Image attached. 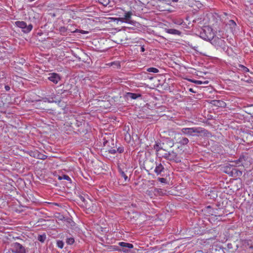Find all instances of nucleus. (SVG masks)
<instances>
[{"label":"nucleus","mask_w":253,"mask_h":253,"mask_svg":"<svg viewBox=\"0 0 253 253\" xmlns=\"http://www.w3.org/2000/svg\"><path fill=\"white\" fill-rule=\"evenodd\" d=\"M214 34L209 26H204L200 32V37L204 40L211 41L214 38Z\"/></svg>","instance_id":"1"},{"label":"nucleus","mask_w":253,"mask_h":253,"mask_svg":"<svg viewBox=\"0 0 253 253\" xmlns=\"http://www.w3.org/2000/svg\"><path fill=\"white\" fill-rule=\"evenodd\" d=\"M11 247L13 253H27L29 252L28 248L18 242L13 243Z\"/></svg>","instance_id":"2"},{"label":"nucleus","mask_w":253,"mask_h":253,"mask_svg":"<svg viewBox=\"0 0 253 253\" xmlns=\"http://www.w3.org/2000/svg\"><path fill=\"white\" fill-rule=\"evenodd\" d=\"M181 132L187 135L194 136L195 133H202L204 129L201 127H184L181 129Z\"/></svg>","instance_id":"3"},{"label":"nucleus","mask_w":253,"mask_h":253,"mask_svg":"<svg viewBox=\"0 0 253 253\" xmlns=\"http://www.w3.org/2000/svg\"><path fill=\"white\" fill-rule=\"evenodd\" d=\"M162 157L168 160L173 161L176 163H179L181 161V158L173 151L165 153L162 155Z\"/></svg>","instance_id":"4"},{"label":"nucleus","mask_w":253,"mask_h":253,"mask_svg":"<svg viewBox=\"0 0 253 253\" xmlns=\"http://www.w3.org/2000/svg\"><path fill=\"white\" fill-rule=\"evenodd\" d=\"M14 24L17 27L21 29L22 31L25 34L30 32L33 29V25L32 24H30L27 25L25 22L22 21H16Z\"/></svg>","instance_id":"5"},{"label":"nucleus","mask_w":253,"mask_h":253,"mask_svg":"<svg viewBox=\"0 0 253 253\" xmlns=\"http://www.w3.org/2000/svg\"><path fill=\"white\" fill-rule=\"evenodd\" d=\"M211 43L212 44L214 45L217 48L219 47L222 48L223 49H225V42L218 37H214L212 40H211Z\"/></svg>","instance_id":"6"},{"label":"nucleus","mask_w":253,"mask_h":253,"mask_svg":"<svg viewBox=\"0 0 253 253\" xmlns=\"http://www.w3.org/2000/svg\"><path fill=\"white\" fill-rule=\"evenodd\" d=\"M118 244L120 247H121V248L117 250L119 252H122L125 253H129L130 249L133 248L132 244L128 243L121 242H119Z\"/></svg>","instance_id":"7"},{"label":"nucleus","mask_w":253,"mask_h":253,"mask_svg":"<svg viewBox=\"0 0 253 253\" xmlns=\"http://www.w3.org/2000/svg\"><path fill=\"white\" fill-rule=\"evenodd\" d=\"M48 80L55 84H57L61 80L60 76L56 73H51L48 74Z\"/></svg>","instance_id":"8"},{"label":"nucleus","mask_w":253,"mask_h":253,"mask_svg":"<svg viewBox=\"0 0 253 253\" xmlns=\"http://www.w3.org/2000/svg\"><path fill=\"white\" fill-rule=\"evenodd\" d=\"M132 15V12L130 11L124 12L122 15H120L121 17L118 18V20L122 22L125 21L126 23H129V20Z\"/></svg>","instance_id":"9"},{"label":"nucleus","mask_w":253,"mask_h":253,"mask_svg":"<svg viewBox=\"0 0 253 253\" xmlns=\"http://www.w3.org/2000/svg\"><path fill=\"white\" fill-rule=\"evenodd\" d=\"M156 168L154 171L157 175H162V172H164L165 168L164 165L160 162L156 161Z\"/></svg>","instance_id":"10"},{"label":"nucleus","mask_w":253,"mask_h":253,"mask_svg":"<svg viewBox=\"0 0 253 253\" xmlns=\"http://www.w3.org/2000/svg\"><path fill=\"white\" fill-rule=\"evenodd\" d=\"M59 30H60V31L61 32H65L66 31H69V32H73V33H76V32H81L82 34H85L86 33V32L85 31H83V30L80 31V30H78V29H76V30H75L74 31H72V30L71 29H66L64 27H61L60 28Z\"/></svg>","instance_id":"11"},{"label":"nucleus","mask_w":253,"mask_h":253,"mask_svg":"<svg viewBox=\"0 0 253 253\" xmlns=\"http://www.w3.org/2000/svg\"><path fill=\"white\" fill-rule=\"evenodd\" d=\"M165 31L169 34L175 35H180L181 34V32L176 29H166Z\"/></svg>","instance_id":"12"},{"label":"nucleus","mask_w":253,"mask_h":253,"mask_svg":"<svg viewBox=\"0 0 253 253\" xmlns=\"http://www.w3.org/2000/svg\"><path fill=\"white\" fill-rule=\"evenodd\" d=\"M154 149L156 150L157 152V156H162V154H161L160 152L161 150L163 149L161 144L159 143H156L154 146Z\"/></svg>","instance_id":"13"},{"label":"nucleus","mask_w":253,"mask_h":253,"mask_svg":"<svg viewBox=\"0 0 253 253\" xmlns=\"http://www.w3.org/2000/svg\"><path fill=\"white\" fill-rule=\"evenodd\" d=\"M189 141V139L187 138L181 137L179 138L178 143L181 145H185L187 144Z\"/></svg>","instance_id":"14"},{"label":"nucleus","mask_w":253,"mask_h":253,"mask_svg":"<svg viewBox=\"0 0 253 253\" xmlns=\"http://www.w3.org/2000/svg\"><path fill=\"white\" fill-rule=\"evenodd\" d=\"M127 97L133 99H136V98L141 97V95L140 94L128 92L127 93Z\"/></svg>","instance_id":"15"},{"label":"nucleus","mask_w":253,"mask_h":253,"mask_svg":"<svg viewBox=\"0 0 253 253\" xmlns=\"http://www.w3.org/2000/svg\"><path fill=\"white\" fill-rule=\"evenodd\" d=\"M247 160V158L246 157L244 156H240V158L238 159V161L240 162L241 166L245 167V162Z\"/></svg>","instance_id":"16"},{"label":"nucleus","mask_w":253,"mask_h":253,"mask_svg":"<svg viewBox=\"0 0 253 253\" xmlns=\"http://www.w3.org/2000/svg\"><path fill=\"white\" fill-rule=\"evenodd\" d=\"M75 242L74 238L72 237H67L66 239V243L68 245H73Z\"/></svg>","instance_id":"17"},{"label":"nucleus","mask_w":253,"mask_h":253,"mask_svg":"<svg viewBox=\"0 0 253 253\" xmlns=\"http://www.w3.org/2000/svg\"><path fill=\"white\" fill-rule=\"evenodd\" d=\"M58 179L59 180L65 179V180H66L69 181L70 182H71V181H72L71 178L68 175H65V174H64L62 176H59Z\"/></svg>","instance_id":"18"},{"label":"nucleus","mask_w":253,"mask_h":253,"mask_svg":"<svg viewBox=\"0 0 253 253\" xmlns=\"http://www.w3.org/2000/svg\"><path fill=\"white\" fill-rule=\"evenodd\" d=\"M191 81L192 82V83H194L196 84H207L209 83V81H206L205 82H202L201 81H200V80H191Z\"/></svg>","instance_id":"19"},{"label":"nucleus","mask_w":253,"mask_h":253,"mask_svg":"<svg viewBox=\"0 0 253 253\" xmlns=\"http://www.w3.org/2000/svg\"><path fill=\"white\" fill-rule=\"evenodd\" d=\"M166 142L170 147H172L174 146V143L173 140L169 138H167L166 139Z\"/></svg>","instance_id":"20"},{"label":"nucleus","mask_w":253,"mask_h":253,"mask_svg":"<svg viewBox=\"0 0 253 253\" xmlns=\"http://www.w3.org/2000/svg\"><path fill=\"white\" fill-rule=\"evenodd\" d=\"M119 172L121 174V177H123L125 179V181H128V178L127 175L125 173L124 171H123L121 169H119Z\"/></svg>","instance_id":"21"},{"label":"nucleus","mask_w":253,"mask_h":253,"mask_svg":"<svg viewBox=\"0 0 253 253\" xmlns=\"http://www.w3.org/2000/svg\"><path fill=\"white\" fill-rule=\"evenodd\" d=\"M46 239V235L45 234L40 235L38 237V240L42 243H43Z\"/></svg>","instance_id":"22"},{"label":"nucleus","mask_w":253,"mask_h":253,"mask_svg":"<svg viewBox=\"0 0 253 253\" xmlns=\"http://www.w3.org/2000/svg\"><path fill=\"white\" fill-rule=\"evenodd\" d=\"M147 71H148L149 72L157 73L159 72V70L156 68L151 67V68H147Z\"/></svg>","instance_id":"23"},{"label":"nucleus","mask_w":253,"mask_h":253,"mask_svg":"<svg viewBox=\"0 0 253 253\" xmlns=\"http://www.w3.org/2000/svg\"><path fill=\"white\" fill-rule=\"evenodd\" d=\"M239 67L241 68L242 71L245 73L250 72V70L243 65L240 64Z\"/></svg>","instance_id":"24"},{"label":"nucleus","mask_w":253,"mask_h":253,"mask_svg":"<svg viewBox=\"0 0 253 253\" xmlns=\"http://www.w3.org/2000/svg\"><path fill=\"white\" fill-rule=\"evenodd\" d=\"M98 2L104 6H107L110 2L109 0H98Z\"/></svg>","instance_id":"25"},{"label":"nucleus","mask_w":253,"mask_h":253,"mask_svg":"<svg viewBox=\"0 0 253 253\" xmlns=\"http://www.w3.org/2000/svg\"><path fill=\"white\" fill-rule=\"evenodd\" d=\"M64 244V242L62 241L58 240L57 241V246L60 249L63 248Z\"/></svg>","instance_id":"26"},{"label":"nucleus","mask_w":253,"mask_h":253,"mask_svg":"<svg viewBox=\"0 0 253 253\" xmlns=\"http://www.w3.org/2000/svg\"><path fill=\"white\" fill-rule=\"evenodd\" d=\"M72 124H75L77 127H79L82 124V122L79 121L78 120H75V122L72 123Z\"/></svg>","instance_id":"27"},{"label":"nucleus","mask_w":253,"mask_h":253,"mask_svg":"<svg viewBox=\"0 0 253 253\" xmlns=\"http://www.w3.org/2000/svg\"><path fill=\"white\" fill-rule=\"evenodd\" d=\"M108 152L112 154H115L117 152V149L111 148L108 150Z\"/></svg>","instance_id":"28"},{"label":"nucleus","mask_w":253,"mask_h":253,"mask_svg":"<svg viewBox=\"0 0 253 253\" xmlns=\"http://www.w3.org/2000/svg\"><path fill=\"white\" fill-rule=\"evenodd\" d=\"M124 149L123 146H120L117 148V152L119 153H122L124 152Z\"/></svg>","instance_id":"29"},{"label":"nucleus","mask_w":253,"mask_h":253,"mask_svg":"<svg viewBox=\"0 0 253 253\" xmlns=\"http://www.w3.org/2000/svg\"><path fill=\"white\" fill-rule=\"evenodd\" d=\"M44 100H45L44 102H48L49 103H52V102H55V101L53 100V97L51 98V99H48V98H45Z\"/></svg>","instance_id":"30"},{"label":"nucleus","mask_w":253,"mask_h":253,"mask_svg":"<svg viewBox=\"0 0 253 253\" xmlns=\"http://www.w3.org/2000/svg\"><path fill=\"white\" fill-rule=\"evenodd\" d=\"M158 180L161 183H166V179L165 178H158Z\"/></svg>","instance_id":"31"},{"label":"nucleus","mask_w":253,"mask_h":253,"mask_svg":"<svg viewBox=\"0 0 253 253\" xmlns=\"http://www.w3.org/2000/svg\"><path fill=\"white\" fill-rule=\"evenodd\" d=\"M97 210V206L96 204H92V208L91 209V211H93V212H95V211Z\"/></svg>","instance_id":"32"},{"label":"nucleus","mask_w":253,"mask_h":253,"mask_svg":"<svg viewBox=\"0 0 253 253\" xmlns=\"http://www.w3.org/2000/svg\"><path fill=\"white\" fill-rule=\"evenodd\" d=\"M47 158V156L44 155H41L40 156L38 157L39 159H42V160H44Z\"/></svg>","instance_id":"33"},{"label":"nucleus","mask_w":253,"mask_h":253,"mask_svg":"<svg viewBox=\"0 0 253 253\" xmlns=\"http://www.w3.org/2000/svg\"><path fill=\"white\" fill-rule=\"evenodd\" d=\"M168 132H169V136H172V135H173V134H175V132L174 131H172V130H169V131H168Z\"/></svg>","instance_id":"34"},{"label":"nucleus","mask_w":253,"mask_h":253,"mask_svg":"<svg viewBox=\"0 0 253 253\" xmlns=\"http://www.w3.org/2000/svg\"><path fill=\"white\" fill-rule=\"evenodd\" d=\"M217 105H218V106H219V105L221 106L222 104H224V102H223V101H217Z\"/></svg>","instance_id":"35"},{"label":"nucleus","mask_w":253,"mask_h":253,"mask_svg":"<svg viewBox=\"0 0 253 253\" xmlns=\"http://www.w3.org/2000/svg\"><path fill=\"white\" fill-rule=\"evenodd\" d=\"M235 164L238 165V166H241L240 162L238 161V159L235 161Z\"/></svg>","instance_id":"36"},{"label":"nucleus","mask_w":253,"mask_h":253,"mask_svg":"<svg viewBox=\"0 0 253 253\" xmlns=\"http://www.w3.org/2000/svg\"><path fill=\"white\" fill-rule=\"evenodd\" d=\"M247 83H253V81L252 80V78H250L249 79H248L247 81Z\"/></svg>","instance_id":"37"},{"label":"nucleus","mask_w":253,"mask_h":253,"mask_svg":"<svg viewBox=\"0 0 253 253\" xmlns=\"http://www.w3.org/2000/svg\"><path fill=\"white\" fill-rule=\"evenodd\" d=\"M5 89L6 90L8 91L10 89V87L8 85H5Z\"/></svg>","instance_id":"38"},{"label":"nucleus","mask_w":253,"mask_h":253,"mask_svg":"<svg viewBox=\"0 0 253 253\" xmlns=\"http://www.w3.org/2000/svg\"><path fill=\"white\" fill-rule=\"evenodd\" d=\"M141 52H144L145 51V48L144 45L141 46Z\"/></svg>","instance_id":"39"},{"label":"nucleus","mask_w":253,"mask_h":253,"mask_svg":"<svg viewBox=\"0 0 253 253\" xmlns=\"http://www.w3.org/2000/svg\"><path fill=\"white\" fill-rule=\"evenodd\" d=\"M175 24H178V25H181L182 24V22H174Z\"/></svg>","instance_id":"40"},{"label":"nucleus","mask_w":253,"mask_h":253,"mask_svg":"<svg viewBox=\"0 0 253 253\" xmlns=\"http://www.w3.org/2000/svg\"><path fill=\"white\" fill-rule=\"evenodd\" d=\"M189 90L190 91V92H195V91L193 90V89L191 88H190Z\"/></svg>","instance_id":"41"},{"label":"nucleus","mask_w":253,"mask_h":253,"mask_svg":"<svg viewBox=\"0 0 253 253\" xmlns=\"http://www.w3.org/2000/svg\"><path fill=\"white\" fill-rule=\"evenodd\" d=\"M3 253H11V252H10V251H5Z\"/></svg>","instance_id":"42"},{"label":"nucleus","mask_w":253,"mask_h":253,"mask_svg":"<svg viewBox=\"0 0 253 253\" xmlns=\"http://www.w3.org/2000/svg\"><path fill=\"white\" fill-rule=\"evenodd\" d=\"M178 0H172L173 2H176L178 1Z\"/></svg>","instance_id":"43"},{"label":"nucleus","mask_w":253,"mask_h":253,"mask_svg":"<svg viewBox=\"0 0 253 253\" xmlns=\"http://www.w3.org/2000/svg\"><path fill=\"white\" fill-rule=\"evenodd\" d=\"M195 253H202L201 251H198L197 252H196Z\"/></svg>","instance_id":"44"},{"label":"nucleus","mask_w":253,"mask_h":253,"mask_svg":"<svg viewBox=\"0 0 253 253\" xmlns=\"http://www.w3.org/2000/svg\"><path fill=\"white\" fill-rule=\"evenodd\" d=\"M230 21L235 24V23L234 22L233 20H231Z\"/></svg>","instance_id":"45"},{"label":"nucleus","mask_w":253,"mask_h":253,"mask_svg":"<svg viewBox=\"0 0 253 253\" xmlns=\"http://www.w3.org/2000/svg\"><path fill=\"white\" fill-rule=\"evenodd\" d=\"M251 248L253 249V245L251 246Z\"/></svg>","instance_id":"46"},{"label":"nucleus","mask_w":253,"mask_h":253,"mask_svg":"<svg viewBox=\"0 0 253 253\" xmlns=\"http://www.w3.org/2000/svg\"><path fill=\"white\" fill-rule=\"evenodd\" d=\"M207 208H209L210 209V208H211V207H210V206H208V207H207Z\"/></svg>","instance_id":"47"},{"label":"nucleus","mask_w":253,"mask_h":253,"mask_svg":"<svg viewBox=\"0 0 253 253\" xmlns=\"http://www.w3.org/2000/svg\"><path fill=\"white\" fill-rule=\"evenodd\" d=\"M251 74L253 75V72H250Z\"/></svg>","instance_id":"48"}]
</instances>
